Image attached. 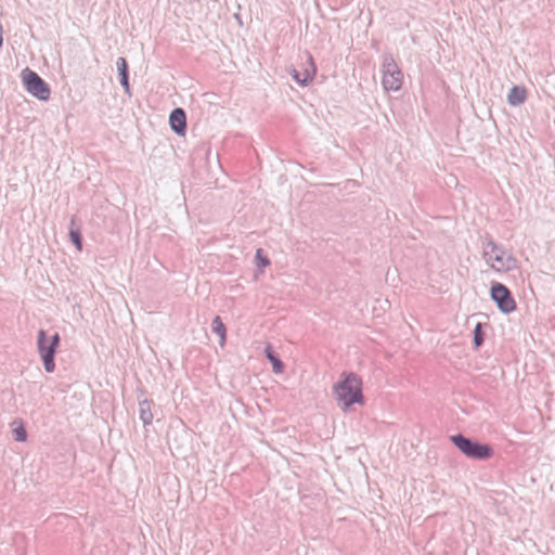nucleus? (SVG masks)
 I'll return each instance as SVG.
<instances>
[{"label":"nucleus","instance_id":"1","mask_svg":"<svg viewBox=\"0 0 555 555\" xmlns=\"http://www.w3.org/2000/svg\"><path fill=\"white\" fill-rule=\"evenodd\" d=\"M333 395L343 411L353 404H363L362 379L356 373L343 372L339 380L333 386Z\"/></svg>","mask_w":555,"mask_h":555},{"label":"nucleus","instance_id":"2","mask_svg":"<svg viewBox=\"0 0 555 555\" xmlns=\"http://www.w3.org/2000/svg\"><path fill=\"white\" fill-rule=\"evenodd\" d=\"M451 442L467 457L473 460H488L493 455V449L462 434L452 435Z\"/></svg>","mask_w":555,"mask_h":555},{"label":"nucleus","instance_id":"3","mask_svg":"<svg viewBox=\"0 0 555 555\" xmlns=\"http://www.w3.org/2000/svg\"><path fill=\"white\" fill-rule=\"evenodd\" d=\"M483 258L496 271L516 268V259L491 238L483 243Z\"/></svg>","mask_w":555,"mask_h":555},{"label":"nucleus","instance_id":"4","mask_svg":"<svg viewBox=\"0 0 555 555\" xmlns=\"http://www.w3.org/2000/svg\"><path fill=\"white\" fill-rule=\"evenodd\" d=\"M60 341L61 336L59 333H54L52 336H48L44 330H39L37 346L43 363V367L48 373H52L55 370L54 358L60 346Z\"/></svg>","mask_w":555,"mask_h":555},{"label":"nucleus","instance_id":"5","mask_svg":"<svg viewBox=\"0 0 555 555\" xmlns=\"http://www.w3.org/2000/svg\"><path fill=\"white\" fill-rule=\"evenodd\" d=\"M382 83L386 91H398L402 86V72L391 54L383 55Z\"/></svg>","mask_w":555,"mask_h":555},{"label":"nucleus","instance_id":"6","mask_svg":"<svg viewBox=\"0 0 555 555\" xmlns=\"http://www.w3.org/2000/svg\"><path fill=\"white\" fill-rule=\"evenodd\" d=\"M23 82L25 89L40 101H47L50 98L49 85L35 72L26 68L23 70Z\"/></svg>","mask_w":555,"mask_h":555},{"label":"nucleus","instance_id":"7","mask_svg":"<svg viewBox=\"0 0 555 555\" xmlns=\"http://www.w3.org/2000/svg\"><path fill=\"white\" fill-rule=\"evenodd\" d=\"M490 295L501 312L511 313L516 309L512 293L504 284L493 282L490 287Z\"/></svg>","mask_w":555,"mask_h":555},{"label":"nucleus","instance_id":"8","mask_svg":"<svg viewBox=\"0 0 555 555\" xmlns=\"http://www.w3.org/2000/svg\"><path fill=\"white\" fill-rule=\"evenodd\" d=\"M315 73L317 67L310 54H308L307 62L301 69L294 67L289 69L293 79L301 87H307L313 80Z\"/></svg>","mask_w":555,"mask_h":555},{"label":"nucleus","instance_id":"9","mask_svg":"<svg viewBox=\"0 0 555 555\" xmlns=\"http://www.w3.org/2000/svg\"><path fill=\"white\" fill-rule=\"evenodd\" d=\"M169 124L175 133L183 135L186 131V114L183 108L177 107L169 115Z\"/></svg>","mask_w":555,"mask_h":555},{"label":"nucleus","instance_id":"10","mask_svg":"<svg viewBox=\"0 0 555 555\" xmlns=\"http://www.w3.org/2000/svg\"><path fill=\"white\" fill-rule=\"evenodd\" d=\"M116 66L118 70L119 76V82L121 87L124 88L125 92L130 95V83H129V68H128V62L125 57L120 56L116 61Z\"/></svg>","mask_w":555,"mask_h":555},{"label":"nucleus","instance_id":"11","mask_svg":"<svg viewBox=\"0 0 555 555\" xmlns=\"http://www.w3.org/2000/svg\"><path fill=\"white\" fill-rule=\"evenodd\" d=\"M526 89L520 86H514L507 94V102L512 106H517L522 104L526 101Z\"/></svg>","mask_w":555,"mask_h":555},{"label":"nucleus","instance_id":"12","mask_svg":"<svg viewBox=\"0 0 555 555\" xmlns=\"http://www.w3.org/2000/svg\"><path fill=\"white\" fill-rule=\"evenodd\" d=\"M266 358L272 364V370L275 374H280L284 370V364L279 358V354L273 350L272 346L267 345L264 348Z\"/></svg>","mask_w":555,"mask_h":555},{"label":"nucleus","instance_id":"13","mask_svg":"<svg viewBox=\"0 0 555 555\" xmlns=\"http://www.w3.org/2000/svg\"><path fill=\"white\" fill-rule=\"evenodd\" d=\"M152 402L149 400H142L139 403L140 406V420L144 425H150L153 422V413L151 411Z\"/></svg>","mask_w":555,"mask_h":555},{"label":"nucleus","instance_id":"14","mask_svg":"<svg viewBox=\"0 0 555 555\" xmlns=\"http://www.w3.org/2000/svg\"><path fill=\"white\" fill-rule=\"evenodd\" d=\"M68 235H69L72 243L77 247V249L81 250L82 236L80 233V229L78 227H75V217H72V219H70V227H69Z\"/></svg>","mask_w":555,"mask_h":555},{"label":"nucleus","instance_id":"15","mask_svg":"<svg viewBox=\"0 0 555 555\" xmlns=\"http://www.w3.org/2000/svg\"><path fill=\"white\" fill-rule=\"evenodd\" d=\"M212 331L220 337V344L223 345L225 341L227 328L222 323L220 317H215L212 320Z\"/></svg>","mask_w":555,"mask_h":555},{"label":"nucleus","instance_id":"16","mask_svg":"<svg viewBox=\"0 0 555 555\" xmlns=\"http://www.w3.org/2000/svg\"><path fill=\"white\" fill-rule=\"evenodd\" d=\"M485 332L481 323H478L474 328V345L479 348L485 343Z\"/></svg>","mask_w":555,"mask_h":555},{"label":"nucleus","instance_id":"17","mask_svg":"<svg viewBox=\"0 0 555 555\" xmlns=\"http://www.w3.org/2000/svg\"><path fill=\"white\" fill-rule=\"evenodd\" d=\"M13 435L15 440L18 442H23L27 439V431L22 424L13 429Z\"/></svg>","mask_w":555,"mask_h":555},{"label":"nucleus","instance_id":"18","mask_svg":"<svg viewBox=\"0 0 555 555\" xmlns=\"http://www.w3.org/2000/svg\"><path fill=\"white\" fill-rule=\"evenodd\" d=\"M256 261L259 267H267L270 263L268 257L263 256L262 249H257Z\"/></svg>","mask_w":555,"mask_h":555}]
</instances>
